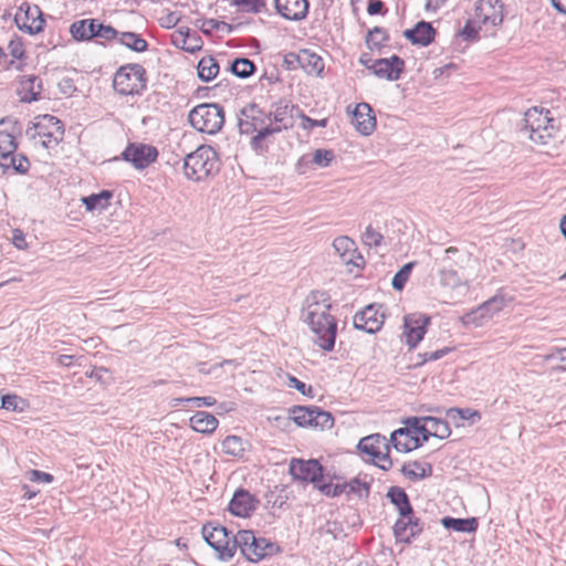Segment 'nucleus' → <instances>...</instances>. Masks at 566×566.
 I'll return each mask as SVG.
<instances>
[{
	"label": "nucleus",
	"mask_w": 566,
	"mask_h": 566,
	"mask_svg": "<svg viewBox=\"0 0 566 566\" xmlns=\"http://www.w3.org/2000/svg\"><path fill=\"white\" fill-rule=\"evenodd\" d=\"M346 485L347 493H356L359 496H368L369 494V483L355 478L347 483H343Z\"/></svg>",
	"instance_id": "nucleus-49"
},
{
	"label": "nucleus",
	"mask_w": 566,
	"mask_h": 566,
	"mask_svg": "<svg viewBox=\"0 0 566 566\" xmlns=\"http://www.w3.org/2000/svg\"><path fill=\"white\" fill-rule=\"evenodd\" d=\"M187 401H191L195 403L196 407H211L216 403V399L213 397H190L187 399Z\"/></svg>",
	"instance_id": "nucleus-61"
},
{
	"label": "nucleus",
	"mask_w": 566,
	"mask_h": 566,
	"mask_svg": "<svg viewBox=\"0 0 566 566\" xmlns=\"http://www.w3.org/2000/svg\"><path fill=\"white\" fill-rule=\"evenodd\" d=\"M387 496L390 499L391 503L396 505L400 516L408 517L412 514L408 495L402 489L397 486L390 488Z\"/></svg>",
	"instance_id": "nucleus-35"
},
{
	"label": "nucleus",
	"mask_w": 566,
	"mask_h": 566,
	"mask_svg": "<svg viewBox=\"0 0 566 566\" xmlns=\"http://www.w3.org/2000/svg\"><path fill=\"white\" fill-rule=\"evenodd\" d=\"M422 532V525L419 518H413L412 514L408 517L400 516L394 526V533L397 539L410 542L412 537Z\"/></svg>",
	"instance_id": "nucleus-26"
},
{
	"label": "nucleus",
	"mask_w": 566,
	"mask_h": 566,
	"mask_svg": "<svg viewBox=\"0 0 566 566\" xmlns=\"http://www.w3.org/2000/svg\"><path fill=\"white\" fill-rule=\"evenodd\" d=\"M440 284L457 295H465L479 277L480 261L467 248L450 247L436 258Z\"/></svg>",
	"instance_id": "nucleus-1"
},
{
	"label": "nucleus",
	"mask_w": 566,
	"mask_h": 566,
	"mask_svg": "<svg viewBox=\"0 0 566 566\" xmlns=\"http://www.w3.org/2000/svg\"><path fill=\"white\" fill-rule=\"evenodd\" d=\"M475 24H479V25L481 24L478 22V20L475 18L468 21V23L464 25V28L461 32V34L464 36V39H467V40L476 39L479 30L475 28Z\"/></svg>",
	"instance_id": "nucleus-56"
},
{
	"label": "nucleus",
	"mask_w": 566,
	"mask_h": 566,
	"mask_svg": "<svg viewBox=\"0 0 566 566\" xmlns=\"http://www.w3.org/2000/svg\"><path fill=\"white\" fill-rule=\"evenodd\" d=\"M111 198L112 192L108 190H103L99 193H93L91 196L83 197L81 201L88 211L104 210L109 206Z\"/></svg>",
	"instance_id": "nucleus-37"
},
{
	"label": "nucleus",
	"mask_w": 566,
	"mask_h": 566,
	"mask_svg": "<svg viewBox=\"0 0 566 566\" xmlns=\"http://www.w3.org/2000/svg\"><path fill=\"white\" fill-rule=\"evenodd\" d=\"M119 32H117L111 25H104L102 23H97L96 25V38H101L104 40L118 39Z\"/></svg>",
	"instance_id": "nucleus-54"
},
{
	"label": "nucleus",
	"mask_w": 566,
	"mask_h": 566,
	"mask_svg": "<svg viewBox=\"0 0 566 566\" xmlns=\"http://www.w3.org/2000/svg\"><path fill=\"white\" fill-rule=\"evenodd\" d=\"M324 292H312L306 296L302 319L313 333V342L323 350L331 352L335 345L337 323L329 314L331 304Z\"/></svg>",
	"instance_id": "nucleus-2"
},
{
	"label": "nucleus",
	"mask_w": 566,
	"mask_h": 566,
	"mask_svg": "<svg viewBox=\"0 0 566 566\" xmlns=\"http://www.w3.org/2000/svg\"><path fill=\"white\" fill-rule=\"evenodd\" d=\"M289 385L295 389H297L300 392H302L303 395H310L311 391H312V387L311 386H306L303 381L298 380L296 377L294 376H290L289 378Z\"/></svg>",
	"instance_id": "nucleus-60"
},
{
	"label": "nucleus",
	"mask_w": 566,
	"mask_h": 566,
	"mask_svg": "<svg viewBox=\"0 0 566 566\" xmlns=\"http://www.w3.org/2000/svg\"><path fill=\"white\" fill-rule=\"evenodd\" d=\"M21 401L22 400L19 397H17L15 395L2 396L1 408L6 409V410H12V411L21 410V408L19 407V402H21Z\"/></svg>",
	"instance_id": "nucleus-55"
},
{
	"label": "nucleus",
	"mask_w": 566,
	"mask_h": 566,
	"mask_svg": "<svg viewBox=\"0 0 566 566\" xmlns=\"http://www.w3.org/2000/svg\"><path fill=\"white\" fill-rule=\"evenodd\" d=\"M239 127L242 134L259 133V137H268L273 133H279L277 128L272 127L271 115L255 104L248 105L242 109Z\"/></svg>",
	"instance_id": "nucleus-9"
},
{
	"label": "nucleus",
	"mask_w": 566,
	"mask_h": 566,
	"mask_svg": "<svg viewBox=\"0 0 566 566\" xmlns=\"http://www.w3.org/2000/svg\"><path fill=\"white\" fill-rule=\"evenodd\" d=\"M335 159V154L329 149H316L313 153L312 163L318 167H327Z\"/></svg>",
	"instance_id": "nucleus-48"
},
{
	"label": "nucleus",
	"mask_w": 566,
	"mask_h": 566,
	"mask_svg": "<svg viewBox=\"0 0 566 566\" xmlns=\"http://www.w3.org/2000/svg\"><path fill=\"white\" fill-rule=\"evenodd\" d=\"M371 112L368 104L360 103L356 106L353 114V124L365 136L370 135L376 127V117L371 115Z\"/></svg>",
	"instance_id": "nucleus-25"
},
{
	"label": "nucleus",
	"mask_w": 566,
	"mask_h": 566,
	"mask_svg": "<svg viewBox=\"0 0 566 566\" xmlns=\"http://www.w3.org/2000/svg\"><path fill=\"white\" fill-rule=\"evenodd\" d=\"M14 21L20 30L25 31L29 34L41 32L45 23L39 6L30 4L28 2H23L19 7L14 15Z\"/></svg>",
	"instance_id": "nucleus-13"
},
{
	"label": "nucleus",
	"mask_w": 566,
	"mask_h": 566,
	"mask_svg": "<svg viewBox=\"0 0 566 566\" xmlns=\"http://www.w3.org/2000/svg\"><path fill=\"white\" fill-rule=\"evenodd\" d=\"M301 62V51L298 53H287L284 55L283 65L286 70H295L300 67Z\"/></svg>",
	"instance_id": "nucleus-57"
},
{
	"label": "nucleus",
	"mask_w": 566,
	"mask_h": 566,
	"mask_svg": "<svg viewBox=\"0 0 566 566\" xmlns=\"http://www.w3.org/2000/svg\"><path fill=\"white\" fill-rule=\"evenodd\" d=\"M188 118L195 129L213 135L218 133L224 124V112L219 104L203 103L193 107Z\"/></svg>",
	"instance_id": "nucleus-5"
},
{
	"label": "nucleus",
	"mask_w": 566,
	"mask_h": 566,
	"mask_svg": "<svg viewBox=\"0 0 566 566\" xmlns=\"http://www.w3.org/2000/svg\"><path fill=\"white\" fill-rule=\"evenodd\" d=\"M334 250L339 254L343 262L358 266V262L354 260V256L357 252L356 243L347 235H340L334 239L333 241Z\"/></svg>",
	"instance_id": "nucleus-30"
},
{
	"label": "nucleus",
	"mask_w": 566,
	"mask_h": 566,
	"mask_svg": "<svg viewBox=\"0 0 566 566\" xmlns=\"http://www.w3.org/2000/svg\"><path fill=\"white\" fill-rule=\"evenodd\" d=\"M403 34L413 44L427 46L433 41L436 31L429 22L420 21L415 28L406 30Z\"/></svg>",
	"instance_id": "nucleus-28"
},
{
	"label": "nucleus",
	"mask_w": 566,
	"mask_h": 566,
	"mask_svg": "<svg viewBox=\"0 0 566 566\" xmlns=\"http://www.w3.org/2000/svg\"><path fill=\"white\" fill-rule=\"evenodd\" d=\"M358 449L380 469L388 470L391 468L392 462L389 457V444L386 437L379 433L367 436L360 439Z\"/></svg>",
	"instance_id": "nucleus-11"
},
{
	"label": "nucleus",
	"mask_w": 566,
	"mask_h": 566,
	"mask_svg": "<svg viewBox=\"0 0 566 566\" xmlns=\"http://www.w3.org/2000/svg\"><path fill=\"white\" fill-rule=\"evenodd\" d=\"M442 525L446 528H450L457 532H475L478 528V521L474 517L471 518H453V517H443Z\"/></svg>",
	"instance_id": "nucleus-39"
},
{
	"label": "nucleus",
	"mask_w": 566,
	"mask_h": 566,
	"mask_svg": "<svg viewBox=\"0 0 566 566\" xmlns=\"http://www.w3.org/2000/svg\"><path fill=\"white\" fill-rule=\"evenodd\" d=\"M294 112H300L297 107L291 104L287 101H280L272 106V109L269 112L271 115L272 124L274 123L279 132L282 129H287L293 127L294 125Z\"/></svg>",
	"instance_id": "nucleus-22"
},
{
	"label": "nucleus",
	"mask_w": 566,
	"mask_h": 566,
	"mask_svg": "<svg viewBox=\"0 0 566 566\" xmlns=\"http://www.w3.org/2000/svg\"><path fill=\"white\" fill-rule=\"evenodd\" d=\"M97 22L94 19L76 21L71 25V33L75 40H90L96 38Z\"/></svg>",
	"instance_id": "nucleus-34"
},
{
	"label": "nucleus",
	"mask_w": 566,
	"mask_h": 566,
	"mask_svg": "<svg viewBox=\"0 0 566 566\" xmlns=\"http://www.w3.org/2000/svg\"><path fill=\"white\" fill-rule=\"evenodd\" d=\"M300 117L302 118V127L304 129H313L314 127H325L327 124V119H312L308 116L300 113Z\"/></svg>",
	"instance_id": "nucleus-58"
},
{
	"label": "nucleus",
	"mask_w": 566,
	"mask_h": 566,
	"mask_svg": "<svg viewBox=\"0 0 566 566\" xmlns=\"http://www.w3.org/2000/svg\"><path fill=\"white\" fill-rule=\"evenodd\" d=\"M385 322L380 305H368L354 316V327L369 334L378 332Z\"/></svg>",
	"instance_id": "nucleus-16"
},
{
	"label": "nucleus",
	"mask_w": 566,
	"mask_h": 566,
	"mask_svg": "<svg viewBox=\"0 0 566 566\" xmlns=\"http://www.w3.org/2000/svg\"><path fill=\"white\" fill-rule=\"evenodd\" d=\"M300 67L308 75H321L324 62L318 54L310 50H301Z\"/></svg>",
	"instance_id": "nucleus-32"
},
{
	"label": "nucleus",
	"mask_w": 566,
	"mask_h": 566,
	"mask_svg": "<svg viewBox=\"0 0 566 566\" xmlns=\"http://www.w3.org/2000/svg\"><path fill=\"white\" fill-rule=\"evenodd\" d=\"M402 474L411 480L418 481L432 474V467L428 462L409 461L401 468Z\"/></svg>",
	"instance_id": "nucleus-33"
},
{
	"label": "nucleus",
	"mask_w": 566,
	"mask_h": 566,
	"mask_svg": "<svg viewBox=\"0 0 566 566\" xmlns=\"http://www.w3.org/2000/svg\"><path fill=\"white\" fill-rule=\"evenodd\" d=\"M234 543L241 554L252 563H258L263 558L273 555L277 547L271 541L264 537H256L252 531L243 530L235 534Z\"/></svg>",
	"instance_id": "nucleus-7"
},
{
	"label": "nucleus",
	"mask_w": 566,
	"mask_h": 566,
	"mask_svg": "<svg viewBox=\"0 0 566 566\" xmlns=\"http://www.w3.org/2000/svg\"><path fill=\"white\" fill-rule=\"evenodd\" d=\"M219 169V159L216 150L208 145L199 146L188 154L184 163L186 178L200 181Z\"/></svg>",
	"instance_id": "nucleus-4"
},
{
	"label": "nucleus",
	"mask_w": 566,
	"mask_h": 566,
	"mask_svg": "<svg viewBox=\"0 0 566 566\" xmlns=\"http://www.w3.org/2000/svg\"><path fill=\"white\" fill-rule=\"evenodd\" d=\"M415 263L413 262H409L407 264H405L394 276L392 281H391V285L395 290L397 291H401L406 284V282L408 281L409 276H410V273H411V270L413 268Z\"/></svg>",
	"instance_id": "nucleus-47"
},
{
	"label": "nucleus",
	"mask_w": 566,
	"mask_h": 566,
	"mask_svg": "<svg viewBox=\"0 0 566 566\" xmlns=\"http://www.w3.org/2000/svg\"><path fill=\"white\" fill-rule=\"evenodd\" d=\"M276 11L286 20H303L308 12L307 0H275Z\"/></svg>",
	"instance_id": "nucleus-24"
},
{
	"label": "nucleus",
	"mask_w": 566,
	"mask_h": 566,
	"mask_svg": "<svg viewBox=\"0 0 566 566\" xmlns=\"http://www.w3.org/2000/svg\"><path fill=\"white\" fill-rule=\"evenodd\" d=\"M254 70L255 66L249 59H237L231 64V72L241 78L249 77Z\"/></svg>",
	"instance_id": "nucleus-44"
},
{
	"label": "nucleus",
	"mask_w": 566,
	"mask_h": 566,
	"mask_svg": "<svg viewBox=\"0 0 566 566\" xmlns=\"http://www.w3.org/2000/svg\"><path fill=\"white\" fill-rule=\"evenodd\" d=\"M202 536L208 545L216 551L218 558L223 562L230 560L238 549V545L234 543L235 535H231L220 524L208 523L203 525Z\"/></svg>",
	"instance_id": "nucleus-8"
},
{
	"label": "nucleus",
	"mask_w": 566,
	"mask_h": 566,
	"mask_svg": "<svg viewBox=\"0 0 566 566\" xmlns=\"http://www.w3.org/2000/svg\"><path fill=\"white\" fill-rule=\"evenodd\" d=\"M197 70L201 81L210 82L217 77L220 67L214 57L207 55L199 61Z\"/></svg>",
	"instance_id": "nucleus-36"
},
{
	"label": "nucleus",
	"mask_w": 566,
	"mask_h": 566,
	"mask_svg": "<svg viewBox=\"0 0 566 566\" xmlns=\"http://www.w3.org/2000/svg\"><path fill=\"white\" fill-rule=\"evenodd\" d=\"M179 21H180V18L177 15V13L170 12L160 20V25L164 28L170 29V28H174L175 25H177Z\"/></svg>",
	"instance_id": "nucleus-62"
},
{
	"label": "nucleus",
	"mask_w": 566,
	"mask_h": 566,
	"mask_svg": "<svg viewBox=\"0 0 566 566\" xmlns=\"http://www.w3.org/2000/svg\"><path fill=\"white\" fill-rule=\"evenodd\" d=\"M421 422L418 431L421 433L422 441H428L429 437L447 439L451 434V429L446 420L436 417H420Z\"/></svg>",
	"instance_id": "nucleus-20"
},
{
	"label": "nucleus",
	"mask_w": 566,
	"mask_h": 566,
	"mask_svg": "<svg viewBox=\"0 0 566 566\" xmlns=\"http://www.w3.org/2000/svg\"><path fill=\"white\" fill-rule=\"evenodd\" d=\"M231 2L244 12L258 13L265 7V0H231Z\"/></svg>",
	"instance_id": "nucleus-50"
},
{
	"label": "nucleus",
	"mask_w": 566,
	"mask_h": 566,
	"mask_svg": "<svg viewBox=\"0 0 566 566\" xmlns=\"http://www.w3.org/2000/svg\"><path fill=\"white\" fill-rule=\"evenodd\" d=\"M483 310V303L478 306L475 310H473L470 313H467L461 317V321L464 325H473V326H482L484 323H486L489 319L492 318V316L486 311Z\"/></svg>",
	"instance_id": "nucleus-42"
},
{
	"label": "nucleus",
	"mask_w": 566,
	"mask_h": 566,
	"mask_svg": "<svg viewBox=\"0 0 566 566\" xmlns=\"http://www.w3.org/2000/svg\"><path fill=\"white\" fill-rule=\"evenodd\" d=\"M189 422L190 427L195 431L206 434L212 433L217 429L219 423L218 419L213 415L206 411L196 412L189 419Z\"/></svg>",
	"instance_id": "nucleus-31"
},
{
	"label": "nucleus",
	"mask_w": 566,
	"mask_h": 566,
	"mask_svg": "<svg viewBox=\"0 0 566 566\" xmlns=\"http://www.w3.org/2000/svg\"><path fill=\"white\" fill-rule=\"evenodd\" d=\"M118 42L135 52H144L148 48L147 42L134 32L119 33Z\"/></svg>",
	"instance_id": "nucleus-41"
},
{
	"label": "nucleus",
	"mask_w": 566,
	"mask_h": 566,
	"mask_svg": "<svg viewBox=\"0 0 566 566\" xmlns=\"http://www.w3.org/2000/svg\"><path fill=\"white\" fill-rule=\"evenodd\" d=\"M522 133L536 145H547L556 135L549 111L537 107L526 111Z\"/></svg>",
	"instance_id": "nucleus-3"
},
{
	"label": "nucleus",
	"mask_w": 566,
	"mask_h": 566,
	"mask_svg": "<svg viewBox=\"0 0 566 566\" xmlns=\"http://www.w3.org/2000/svg\"><path fill=\"white\" fill-rule=\"evenodd\" d=\"M447 416L453 420L460 418L462 420H468L471 423H475L481 419L480 412L470 408H450L447 410Z\"/></svg>",
	"instance_id": "nucleus-45"
},
{
	"label": "nucleus",
	"mask_w": 566,
	"mask_h": 566,
	"mask_svg": "<svg viewBox=\"0 0 566 566\" xmlns=\"http://www.w3.org/2000/svg\"><path fill=\"white\" fill-rule=\"evenodd\" d=\"M429 322L430 317L421 313H413L405 317L402 337L410 348H415L423 338Z\"/></svg>",
	"instance_id": "nucleus-15"
},
{
	"label": "nucleus",
	"mask_w": 566,
	"mask_h": 566,
	"mask_svg": "<svg viewBox=\"0 0 566 566\" xmlns=\"http://www.w3.org/2000/svg\"><path fill=\"white\" fill-rule=\"evenodd\" d=\"M290 413L298 427L313 428L314 407L295 406L291 409Z\"/></svg>",
	"instance_id": "nucleus-40"
},
{
	"label": "nucleus",
	"mask_w": 566,
	"mask_h": 566,
	"mask_svg": "<svg viewBox=\"0 0 566 566\" xmlns=\"http://www.w3.org/2000/svg\"><path fill=\"white\" fill-rule=\"evenodd\" d=\"M20 133L18 122L11 118L0 120V156L7 158L17 150V134Z\"/></svg>",
	"instance_id": "nucleus-19"
},
{
	"label": "nucleus",
	"mask_w": 566,
	"mask_h": 566,
	"mask_svg": "<svg viewBox=\"0 0 566 566\" xmlns=\"http://www.w3.org/2000/svg\"><path fill=\"white\" fill-rule=\"evenodd\" d=\"M259 501L248 491L238 490L229 503V511L239 517H248L255 510Z\"/></svg>",
	"instance_id": "nucleus-23"
},
{
	"label": "nucleus",
	"mask_w": 566,
	"mask_h": 566,
	"mask_svg": "<svg viewBox=\"0 0 566 566\" xmlns=\"http://www.w3.org/2000/svg\"><path fill=\"white\" fill-rule=\"evenodd\" d=\"M507 305V300L504 295L496 294L490 300L483 303V310L489 312V314L493 317L497 313H500Z\"/></svg>",
	"instance_id": "nucleus-46"
},
{
	"label": "nucleus",
	"mask_w": 566,
	"mask_h": 566,
	"mask_svg": "<svg viewBox=\"0 0 566 566\" xmlns=\"http://www.w3.org/2000/svg\"><path fill=\"white\" fill-rule=\"evenodd\" d=\"M171 43L184 51L195 53L201 50V38L196 33H190L189 29H179L171 34Z\"/></svg>",
	"instance_id": "nucleus-27"
},
{
	"label": "nucleus",
	"mask_w": 566,
	"mask_h": 566,
	"mask_svg": "<svg viewBox=\"0 0 566 566\" xmlns=\"http://www.w3.org/2000/svg\"><path fill=\"white\" fill-rule=\"evenodd\" d=\"M146 71L140 64H127L115 73L113 85L122 95L139 94L146 87Z\"/></svg>",
	"instance_id": "nucleus-10"
},
{
	"label": "nucleus",
	"mask_w": 566,
	"mask_h": 566,
	"mask_svg": "<svg viewBox=\"0 0 566 566\" xmlns=\"http://www.w3.org/2000/svg\"><path fill=\"white\" fill-rule=\"evenodd\" d=\"M9 50L14 59H21L23 56L24 50L20 42L11 41L9 44Z\"/></svg>",
	"instance_id": "nucleus-64"
},
{
	"label": "nucleus",
	"mask_w": 566,
	"mask_h": 566,
	"mask_svg": "<svg viewBox=\"0 0 566 566\" xmlns=\"http://www.w3.org/2000/svg\"><path fill=\"white\" fill-rule=\"evenodd\" d=\"M294 480L316 485L323 479V467L317 460L292 459L289 468Z\"/></svg>",
	"instance_id": "nucleus-14"
},
{
	"label": "nucleus",
	"mask_w": 566,
	"mask_h": 566,
	"mask_svg": "<svg viewBox=\"0 0 566 566\" xmlns=\"http://www.w3.org/2000/svg\"><path fill=\"white\" fill-rule=\"evenodd\" d=\"M363 242L368 247L378 248L382 241V234L375 230L371 226H368L363 233Z\"/></svg>",
	"instance_id": "nucleus-52"
},
{
	"label": "nucleus",
	"mask_w": 566,
	"mask_h": 566,
	"mask_svg": "<svg viewBox=\"0 0 566 566\" xmlns=\"http://www.w3.org/2000/svg\"><path fill=\"white\" fill-rule=\"evenodd\" d=\"M386 32L381 28H375L369 31L367 36V44L369 48H380L381 43L386 41Z\"/></svg>",
	"instance_id": "nucleus-53"
},
{
	"label": "nucleus",
	"mask_w": 566,
	"mask_h": 566,
	"mask_svg": "<svg viewBox=\"0 0 566 566\" xmlns=\"http://www.w3.org/2000/svg\"><path fill=\"white\" fill-rule=\"evenodd\" d=\"M29 474H30V480L32 482L50 483L53 481V476L51 474L42 472V471L31 470L29 472Z\"/></svg>",
	"instance_id": "nucleus-59"
},
{
	"label": "nucleus",
	"mask_w": 566,
	"mask_h": 566,
	"mask_svg": "<svg viewBox=\"0 0 566 566\" xmlns=\"http://www.w3.org/2000/svg\"><path fill=\"white\" fill-rule=\"evenodd\" d=\"M25 135L44 148L55 147L63 138L64 128L62 123L52 115H43L32 126L28 127Z\"/></svg>",
	"instance_id": "nucleus-6"
},
{
	"label": "nucleus",
	"mask_w": 566,
	"mask_h": 566,
	"mask_svg": "<svg viewBox=\"0 0 566 566\" xmlns=\"http://www.w3.org/2000/svg\"><path fill=\"white\" fill-rule=\"evenodd\" d=\"M22 102H33L39 99L42 93V82L35 75L23 76L20 81V91Z\"/></svg>",
	"instance_id": "nucleus-29"
},
{
	"label": "nucleus",
	"mask_w": 566,
	"mask_h": 566,
	"mask_svg": "<svg viewBox=\"0 0 566 566\" xmlns=\"http://www.w3.org/2000/svg\"><path fill=\"white\" fill-rule=\"evenodd\" d=\"M403 66L405 62L397 55H392L389 59L376 60L369 69L373 70L374 74L378 77L396 81L399 78Z\"/></svg>",
	"instance_id": "nucleus-21"
},
{
	"label": "nucleus",
	"mask_w": 566,
	"mask_h": 566,
	"mask_svg": "<svg viewBox=\"0 0 566 566\" xmlns=\"http://www.w3.org/2000/svg\"><path fill=\"white\" fill-rule=\"evenodd\" d=\"M420 422L418 417L408 418L405 428H399L391 433L390 441L397 451L409 452L422 446V437L418 431Z\"/></svg>",
	"instance_id": "nucleus-12"
},
{
	"label": "nucleus",
	"mask_w": 566,
	"mask_h": 566,
	"mask_svg": "<svg viewBox=\"0 0 566 566\" xmlns=\"http://www.w3.org/2000/svg\"><path fill=\"white\" fill-rule=\"evenodd\" d=\"M158 151L155 147L145 144H129L123 151V158L136 169H144L156 160Z\"/></svg>",
	"instance_id": "nucleus-17"
},
{
	"label": "nucleus",
	"mask_w": 566,
	"mask_h": 566,
	"mask_svg": "<svg viewBox=\"0 0 566 566\" xmlns=\"http://www.w3.org/2000/svg\"><path fill=\"white\" fill-rule=\"evenodd\" d=\"M11 164L14 170H17L18 172H25L29 168V161L23 156H21L20 158L12 157Z\"/></svg>",
	"instance_id": "nucleus-63"
},
{
	"label": "nucleus",
	"mask_w": 566,
	"mask_h": 566,
	"mask_svg": "<svg viewBox=\"0 0 566 566\" xmlns=\"http://www.w3.org/2000/svg\"><path fill=\"white\" fill-rule=\"evenodd\" d=\"M474 18L481 24L495 27L503 20L501 0H478L474 7Z\"/></svg>",
	"instance_id": "nucleus-18"
},
{
	"label": "nucleus",
	"mask_w": 566,
	"mask_h": 566,
	"mask_svg": "<svg viewBox=\"0 0 566 566\" xmlns=\"http://www.w3.org/2000/svg\"><path fill=\"white\" fill-rule=\"evenodd\" d=\"M315 488H317L322 494L332 497L346 492V485L344 484L322 483V481L318 482Z\"/></svg>",
	"instance_id": "nucleus-51"
},
{
	"label": "nucleus",
	"mask_w": 566,
	"mask_h": 566,
	"mask_svg": "<svg viewBox=\"0 0 566 566\" xmlns=\"http://www.w3.org/2000/svg\"><path fill=\"white\" fill-rule=\"evenodd\" d=\"M313 429L327 430L333 428L334 418L328 411H324L318 407H314Z\"/></svg>",
	"instance_id": "nucleus-43"
},
{
	"label": "nucleus",
	"mask_w": 566,
	"mask_h": 566,
	"mask_svg": "<svg viewBox=\"0 0 566 566\" xmlns=\"http://www.w3.org/2000/svg\"><path fill=\"white\" fill-rule=\"evenodd\" d=\"M248 442L239 436H228L221 443L222 451L231 457H243Z\"/></svg>",
	"instance_id": "nucleus-38"
}]
</instances>
